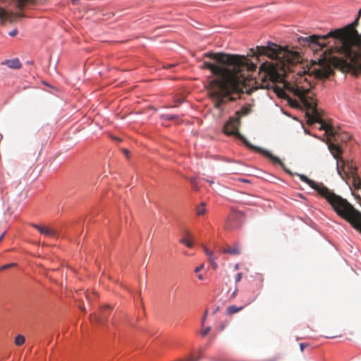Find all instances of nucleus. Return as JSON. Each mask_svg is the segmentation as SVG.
I'll list each match as a JSON object with an SVG mask.
<instances>
[{"label": "nucleus", "mask_w": 361, "mask_h": 361, "mask_svg": "<svg viewBox=\"0 0 361 361\" xmlns=\"http://www.w3.org/2000/svg\"><path fill=\"white\" fill-rule=\"evenodd\" d=\"M238 290L235 289L233 293H232V297L235 298L237 295Z\"/></svg>", "instance_id": "nucleus-30"}, {"label": "nucleus", "mask_w": 361, "mask_h": 361, "mask_svg": "<svg viewBox=\"0 0 361 361\" xmlns=\"http://www.w3.org/2000/svg\"><path fill=\"white\" fill-rule=\"evenodd\" d=\"M18 33L17 30H13L11 32H10L8 34L11 37H15Z\"/></svg>", "instance_id": "nucleus-27"}, {"label": "nucleus", "mask_w": 361, "mask_h": 361, "mask_svg": "<svg viewBox=\"0 0 361 361\" xmlns=\"http://www.w3.org/2000/svg\"><path fill=\"white\" fill-rule=\"evenodd\" d=\"M295 175L302 181L314 189L321 197L329 203L339 216L350 223L356 231L361 233V212L360 211L356 209L347 200L335 194L323 183H316L303 174L295 173Z\"/></svg>", "instance_id": "nucleus-4"}, {"label": "nucleus", "mask_w": 361, "mask_h": 361, "mask_svg": "<svg viewBox=\"0 0 361 361\" xmlns=\"http://www.w3.org/2000/svg\"><path fill=\"white\" fill-rule=\"evenodd\" d=\"M4 235L5 233H4L1 236H0V242L3 240L4 237Z\"/></svg>", "instance_id": "nucleus-33"}, {"label": "nucleus", "mask_w": 361, "mask_h": 361, "mask_svg": "<svg viewBox=\"0 0 361 361\" xmlns=\"http://www.w3.org/2000/svg\"><path fill=\"white\" fill-rule=\"evenodd\" d=\"M289 90L297 96L306 109V117L307 123L312 125L314 123L321 124L320 130H324L326 133L335 137L336 133L332 126L327 124L322 118L323 111L317 107V100L314 98V93L310 87H305L298 85H290L288 84Z\"/></svg>", "instance_id": "nucleus-5"}, {"label": "nucleus", "mask_w": 361, "mask_h": 361, "mask_svg": "<svg viewBox=\"0 0 361 361\" xmlns=\"http://www.w3.org/2000/svg\"><path fill=\"white\" fill-rule=\"evenodd\" d=\"M123 152L125 153V154H126V156H128V153H129V152H128V149H123Z\"/></svg>", "instance_id": "nucleus-32"}, {"label": "nucleus", "mask_w": 361, "mask_h": 361, "mask_svg": "<svg viewBox=\"0 0 361 361\" xmlns=\"http://www.w3.org/2000/svg\"><path fill=\"white\" fill-rule=\"evenodd\" d=\"M357 25H348V26L330 31L322 36L312 35L302 37L300 41L305 42L309 45L317 46L322 49L326 46L324 41L329 37L336 40V45L334 47L336 52L341 54L337 57H331L334 67L351 69L361 73V49L356 47L358 43L357 32L355 27Z\"/></svg>", "instance_id": "nucleus-3"}, {"label": "nucleus", "mask_w": 361, "mask_h": 361, "mask_svg": "<svg viewBox=\"0 0 361 361\" xmlns=\"http://www.w3.org/2000/svg\"><path fill=\"white\" fill-rule=\"evenodd\" d=\"M207 311L205 312V314L202 319V326H203L204 324V322L206 320V318H207Z\"/></svg>", "instance_id": "nucleus-29"}, {"label": "nucleus", "mask_w": 361, "mask_h": 361, "mask_svg": "<svg viewBox=\"0 0 361 361\" xmlns=\"http://www.w3.org/2000/svg\"><path fill=\"white\" fill-rule=\"evenodd\" d=\"M251 112V107L250 105L243 106L239 111L235 112V116L236 118H239L240 120V117L245 116L248 115Z\"/></svg>", "instance_id": "nucleus-17"}, {"label": "nucleus", "mask_w": 361, "mask_h": 361, "mask_svg": "<svg viewBox=\"0 0 361 361\" xmlns=\"http://www.w3.org/2000/svg\"><path fill=\"white\" fill-rule=\"evenodd\" d=\"M209 183L212 184L214 183V181L213 180H207Z\"/></svg>", "instance_id": "nucleus-35"}, {"label": "nucleus", "mask_w": 361, "mask_h": 361, "mask_svg": "<svg viewBox=\"0 0 361 361\" xmlns=\"http://www.w3.org/2000/svg\"><path fill=\"white\" fill-rule=\"evenodd\" d=\"M2 64L6 65L8 67L14 69L20 68L21 66V63L18 59L6 60L2 63Z\"/></svg>", "instance_id": "nucleus-16"}, {"label": "nucleus", "mask_w": 361, "mask_h": 361, "mask_svg": "<svg viewBox=\"0 0 361 361\" xmlns=\"http://www.w3.org/2000/svg\"><path fill=\"white\" fill-rule=\"evenodd\" d=\"M80 308H81V310H82V311H85V308H84V307H81Z\"/></svg>", "instance_id": "nucleus-39"}, {"label": "nucleus", "mask_w": 361, "mask_h": 361, "mask_svg": "<svg viewBox=\"0 0 361 361\" xmlns=\"http://www.w3.org/2000/svg\"><path fill=\"white\" fill-rule=\"evenodd\" d=\"M242 279V274L241 273H238L236 276H235V282L238 283Z\"/></svg>", "instance_id": "nucleus-26"}, {"label": "nucleus", "mask_w": 361, "mask_h": 361, "mask_svg": "<svg viewBox=\"0 0 361 361\" xmlns=\"http://www.w3.org/2000/svg\"><path fill=\"white\" fill-rule=\"evenodd\" d=\"M240 215L239 213H237V212H235V213H233L231 215L229 216L228 217V221H232L233 219H234L235 218L238 217V216Z\"/></svg>", "instance_id": "nucleus-24"}, {"label": "nucleus", "mask_w": 361, "mask_h": 361, "mask_svg": "<svg viewBox=\"0 0 361 361\" xmlns=\"http://www.w3.org/2000/svg\"><path fill=\"white\" fill-rule=\"evenodd\" d=\"M176 117V116H170L169 117V119L171 120V119L175 118Z\"/></svg>", "instance_id": "nucleus-34"}, {"label": "nucleus", "mask_w": 361, "mask_h": 361, "mask_svg": "<svg viewBox=\"0 0 361 361\" xmlns=\"http://www.w3.org/2000/svg\"><path fill=\"white\" fill-rule=\"evenodd\" d=\"M32 226L36 228L40 233L47 237L56 238L57 236L56 231L44 226L38 224H32Z\"/></svg>", "instance_id": "nucleus-11"}, {"label": "nucleus", "mask_w": 361, "mask_h": 361, "mask_svg": "<svg viewBox=\"0 0 361 361\" xmlns=\"http://www.w3.org/2000/svg\"><path fill=\"white\" fill-rule=\"evenodd\" d=\"M190 181L192 184V188L195 190H197L199 188H198V183H197L196 178H191L190 179Z\"/></svg>", "instance_id": "nucleus-21"}, {"label": "nucleus", "mask_w": 361, "mask_h": 361, "mask_svg": "<svg viewBox=\"0 0 361 361\" xmlns=\"http://www.w3.org/2000/svg\"><path fill=\"white\" fill-rule=\"evenodd\" d=\"M252 56H267L275 60L274 62L263 63L259 68L262 75L261 87L273 88L274 92L281 97L285 92L283 90L276 84L277 82L285 83V76L287 71H291V66L300 63L302 61L300 54L295 51H291L287 48H283L274 44H270L267 47H257L256 49H252Z\"/></svg>", "instance_id": "nucleus-2"}, {"label": "nucleus", "mask_w": 361, "mask_h": 361, "mask_svg": "<svg viewBox=\"0 0 361 361\" xmlns=\"http://www.w3.org/2000/svg\"><path fill=\"white\" fill-rule=\"evenodd\" d=\"M254 300H249L244 306L237 307L235 305H231L226 308V313L228 314H233L242 310L245 306L250 305Z\"/></svg>", "instance_id": "nucleus-15"}, {"label": "nucleus", "mask_w": 361, "mask_h": 361, "mask_svg": "<svg viewBox=\"0 0 361 361\" xmlns=\"http://www.w3.org/2000/svg\"><path fill=\"white\" fill-rule=\"evenodd\" d=\"M180 243L184 244L188 247H192L193 246V243L192 240L187 238H183L180 240Z\"/></svg>", "instance_id": "nucleus-20"}, {"label": "nucleus", "mask_w": 361, "mask_h": 361, "mask_svg": "<svg viewBox=\"0 0 361 361\" xmlns=\"http://www.w3.org/2000/svg\"><path fill=\"white\" fill-rule=\"evenodd\" d=\"M111 307L109 306L104 307L101 312V315L91 314L90 317L92 322H95L99 324H103L108 319V312Z\"/></svg>", "instance_id": "nucleus-10"}, {"label": "nucleus", "mask_w": 361, "mask_h": 361, "mask_svg": "<svg viewBox=\"0 0 361 361\" xmlns=\"http://www.w3.org/2000/svg\"><path fill=\"white\" fill-rule=\"evenodd\" d=\"M307 346V344H305V343H301L300 344V348L301 351H303V350H304V349H305Z\"/></svg>", "instance_id": "nucleus-28"}, {"label": "nucleus", "mask_w": 361, "mask_h": 361, "mask_svg": "<svg viewBox=\"0 0 361 361\" xmlns=\"http://www.w3.org/2000/svg\"><path fill=\"white\" fill-rule=\"evenodd\" d=\"M203 250H204V253L207 255L209 261L210 262L213 269H216L217 267V264L215 262L216 257L214 255V252L212 250H209L205 246H203Z\"/></svg>", "instance_id": "nucleus-14"}, {"label": "nucleus", "mask_w": 361, "mask_h": 361, "mask_svg": "<svg viewBox=\"0 0 361 361\" xmlns=\"http://www.w3.org/2000/svg\"><path fill=\"white\" fill-rule=\"evenodd\" d=\"M230 100L233 101V100H234V98L233 97H230Z\"/></svg>", "instance_id": "nucleus-37"}, {"label": "nucleus", "mask_w": 361, "mask_h": 361, "mask_svg": "<svg viewBox=\"0 0 361 361\" xmlns=\"http://www.w3.org/2000/svg\"><path fill=\"white\" fill-rule=\"evenodd\" d=\"M329 149L334 159L337 160V170L338 173L341 175V171H343L345 174L350 176L352 178V184L354 188L356 190L360 189L361 179L357 173V168L352 162L345 161L341 157L342 150L338 145L334 143H330L329 145Z\"/></svg>", "instance_id": "nucleus-6"}, {"label": "nucleus", "mask_w": 361, "mask_h": 361, "mask_svg": "<svg viewBox=\"0 0 361 361\" xmlns=\"http://www.w3.org/2000/svg\"><path fill=\"white\" fill-rule=\"evenodd\" d=\"M173 64H171V65H169V68H170V67H173Z\"/></svg>", "instance_id": "nucleus-38"}, {"label": "nucleus", "mask_w": 361, "mask_h": 361, "mask_svg": "<svg viewBox=\"0 0 361 361\" xmlns=\"http://www.w3.org/2000/svg\"><path fill=\"white\" fill-rule=\"evenodd\" d=\"M13 0H0V4L12 1ZM16 6L20 10H23V8L28 4L33 5L35 3V0H16ZM25 16L22 13H13L8 11L3 6H0V21L1 23L9 22L13 23L18 19L23 18Z\"/></svg>", "instance_id": "nucleus-7"}, {"label": "nucleus", "mask_w": 361, "mask_h": 361, "mask_svg": "<svg viewBox=\"0 0 361 361\" xmlns=\"http://www.w3.org/2000/svg\"><path fill=\"white\" fill-rule=\"evenodd\" d=\"M205 203L202 202L200 205L196 207V214L197 216L204 215L206 213Z\"/></svg>", "instance_id": "nucleus-18"}, {"label": "nucleus", "mask_w": 361, "mask_h": 361, "mask_svg": "<svg viewBox=\"0 0 361 361\" xmlns=\"http://www.w3.org/2000/svg\"><path fill=\"white\" fill-rule=\"evenodd\" d=\"M25 341V338L23 335L19 334L15 338V344L16 345H22L23 344H24Z\"/></svg>", "instance_id": "nucleus-19"}, {"label": "nucleus", "mask_w": 361, "mask_h": 361, "mask_svg": "<svg viewBox=\"0 0 361 361\" xmlns=\"http://www.w3.org/2000/svg\"><path fill=\"white\" fill-rule=\"evenodd\" d=\"M198 279H199L200 280H203V279H204V276H203V275H202V274H199V275H198Z\"/></svg>", "instance_id": "nucleus-31"}, {"label": "nucleus", "mask_w": 361, "mask_h": 361, "mask_svg": "<svg viewBox=\"0 0 361 361\" xmlns=\"http://www.w3.org/2000/svg\"><path fill=\"white\" fill-rule=\"evenodd\" d=\"M210 330H211L210 326H207L206 328H202L200 331V334H202V336H205L209 333Z\"/></svg>", "instance_id": "nucleus-22"}, {"label": "nucleus", "mask_w": 361, "mask_h": 361, "mask_svg": "<svg viewBox=\"0 0 361 361\" xmlns=\"http://www.w3.org/2000/svg\"><path fill=\"white\" fill-rule=\"evenodd\" d=\"M263 154L269 157L274 163H276V164H280V166L288 173L293 175V173L289 171V170H287L285 167V165L281 161V159L277 157H275L274 156L271 152H268V151H264L263 152Z\"/></svg>", "instance_id": "nucleus-12"}, {"label": "nucleus", "mask_w": 361, "mask_h": 361, "mask_svg": "<svg viewBox=\"0 0 361 361\" xmlns=\"http://www.w3.org/2000/svg\"><path fill=\"white\" fill-rule=\"evenodd\" d=\"M240 123V121L239 118H236L235 116L231 117L224 127V133L227 135H234L241 137V135L238 133Z\"/></svg>", "instance_id": "nucleus-8"}, {"label": "nucleus", "mask_w": 361, "mask_h": 361, "mask_svg": "<svg viewBox=\"0 0 361 361\" xmlns=\"http://www.w3.org/2000/svg\"><path fill=\"white\" fill-rule=\"evenodd\" d=\"M233 226V225H232V224H228V227H229V228H231Z\"/></svg>", "instance_id": "nucleus-36"}, {"label": "nucleus", "mask_w": 361, "mask_h": 361, "mask_svg": "<svg viewBox=\"0 0 361 361\" xmlns=\"http://www.w3.org/2000/svg\"><path fill=\"white\" fill-rule=\"evenodd\" d=\"M223 252L226 254H231L233 255H238L241 252V248L238 244H235L232 247H228L224 248Z\"/></svg>", "instance_id": "nucleus-13"}, {"label": "nucleus", "mask_w": 361, "mask_h": 361, "mask_svg": "<svg viewBox=\"0 0 361 361\" xmlns=\"http://www.w3.org/2000/svg\"><path fill=\"white\" fill-rule=\"evenodd\" d=\"M16 265V264H15V263H10V264L4 265V266L0 267V271H3V270H5V269H8V268L13 267Z\"/></svg>", "instance_id": "nucleus-23"}, {"label": "nucleus", "mask_w": 361, "mask_h": 361, "mask_svg": "<svg viewBox=\"0 0 361 361\" xmlns=\"http://www.w3.org/2000/svg\"><path fill=\"white\" fill-rule=\"evenodd\" d=\"M204 56L218 63L216 65L204 61L201 66L217 76L211 80L208 90L215 108L220 109L226 103V97L233 93L250 94L257 89V82L245 76V71L256 68L245 56L208 52Z\"/></svg>", "instance_id": "nucleus-1"}, {"label": "nucleus", "mask_w": 361, "mask_h": 361, "mask_svg": "<svg viewBox=\"0 0 361 361\" xmlns=\"http://www.w3.org/2000/svg\"><path fill=\"white\" fill-rule=\"evenodd\" d=\"M315 73L319 78H328L334 73V69L331 66L322 63L320 68L316 70Z\"/></svg>", "instance_id": "nucleus-9"}, {"label": "nucleus", "mask_w": 361, "mask_h": 361, "mask_svg": "<svg viewBox=\"0 0 361 361\" xmlns=\"http://www.w3.org/2000/svg\"><path fill=\"white\" fill-rule=\"evenodd\" d=\"M203 268H204V264H200V266H198V267H197L195 268V271L196 273H198V272H200V271Z\"/></svg>", "instance_id": "nucleus-25"}]
</instances>
